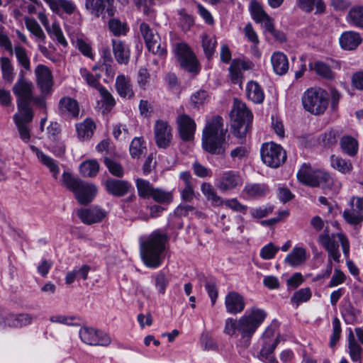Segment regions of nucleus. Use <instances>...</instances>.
I'll use <instances>...</instances> for the list:
<instances>
[{
	"label": "nucleus",
	"mask_w": 363,
	"mask_h": 363,
	"mask_svg": "<svg viewBox=\"0 0 363 363\" xmlns=\"http://www.w3.org/2000/svg\"><path fill=\"white\" fill-rule=\"evenodd\" d=\"M348 350L352 361L361 363L362 348L355 340L352 333L349 336Z\"/></svg>",
	"instance_id": "c9c22d12"
},
{
	"label": "nucleus",
	"mask_w": 363,
	"mask_h": 363,
	"mask_svg": "<svg viewBox=\"0 0 363 363\" xmlns=\"http://www.w3.org/2000/svg\"><path fill=\"white\" fill-rule=\"evenodd\" d=\"M13 54L16 57L18 65L26 70H30V60L27 50L21 45H16L13 49Z\"/></svg>",
	"instance_id": "ea45409f"
},
{
	"label": "nucleus",
	"mask_w": 363,
	"mask_h": 363,
	"mask_svg": "<svg viewBox=\"0 0 363 363\" xmlns=\"http://www.w3.org/2000/svg\"><path fill=\"white\" fill-rule=\"evenodd\" d=\"M343 216L346 221L350 224L356 225L362 220V216L360 215L355 209L345 211Z\"/></svg>",
	"instance_id": "338daca9"
},
{
	"label": "nucleus",
	"mask_w": 363,
	"mask_h": 363,
	"mask_svg": "<svg viewBox=\"0 0 363 363\" xmlns=\"http://www.w3.org/2000/svg\"><path fill=\"white\" fill-rule=\"evenodd\" d=\"M271 62L274 72L278 75L285 74L289 70L288 58L281 52H274L271 57Z\"/></svg>",
	"instance_id": "cd10ccee"
},
{
	"label": "nucleus",
	"mask_w": 363,
	"mask_h": 363,
	"mask_svg": "<svg viewBox=\"0 0 363 363\" xmlns=\"http://www.w3.org/2000/svg\"><path fill=\"white\" fill-rule=\"evenodd\" d=\"M216 40L213 36H209L206 34L202 35V47L204 53L208 59H211L215 52Z\"/></svg>",
	"instance_id": "09e8293b"
},
{
	"label": "nucleus",
	"mask_w": 363,
	"mask_h": 363,
	"mask_svg": "<svg viewBox=\"0 0 363 363\" xmlns=\"http://www.w3.org/2000/svg\"><path fill=\"white\" fill-rule=\"evenodd\" d=\"M0 67L3 79L9 83H11L14 79L13 66L7 57H0Z\"/></svg>",
	"instance_id": "58836bf2"
},
{
	"label": "nucleus",
	"mask_w": 363,
	"mask_h": 363,
	"mask_svg": "<svg viewBox=\"0 0 363 363\" xmlns=\"http://www.w3.org/2000/svg\"><path fill=\"white\" fill-rule=\"evenodd\" d=\"M86 9L94 16L103 18L107 16L111 17L114 15V10L109 0H86Z\"/></svg>",
	"instance_id": "2eb2a0df"
},
{
	"label": "nucleus",
	"mask_w": 363,
	"mask_h": 363,
	"mask_svg": "<svg viewBox=\"0 0 363 363\" xmlns=\"http://www.w3.org/2000/svg\"><path fill=\"white\" fill-rule=\"evenodd\" d=\"M79 334L81 340L89 345L107 347L111 343V338L106 333L93 328L82 327Z\"/></svg>",
	"instance_id": "9d476101"
},
{
	"label": "nucleus",
	"mask_w": 363,
	"mask_h": 363,
	"mask_svg": "<svg viewBox=\"0 0 363 363\" xmlns=\"http://www.w3.org/2000/svg\"><path fill=\"white\" fill-rule=\"evenodd\" d=\"M247 99L257 104H262L264 100V93L261 86L255 81L251 80L246 86Z\"/></svg>",
	"instance_id": "c85d7f7f"
},
{
	"label": "nucleus",
	"mask_w": 363,
	"mask_h": 363,
	"mask_svg": "<svg viewBox=\"0 0 363 363\" xmlns=\"http://www.w3.org/2000/svg\"><path fill=\"white\" fill-rule=\"evenodd\" d=\"M176 122L180 138L186 142L192 140L196 128L194 120L184 113L177 116Z\"/></svg>",
	"instance_id": "4468645a"
},
{
	"label": "nucleus",
	"mask_w": 363,
	"mask_h": 363,
	"mask_svg": "<svg viewBox=\"0 0 363 363\" xmlns=\"http://www.w3.org/2000/svg\"><path fill=\"white\" fill-rule=\"evenodd\" d=\"M25 23L27 29L38 40L45 43V35L38 23L35 20L30 18H27Z\"/></svg>",
	"instance_id": "8fccbe9b"
},
{
	"label": "nucleus",
	"mask_w": 363,
	"mask_h": 363,
	"mask_svg": "<svg viewBox=\"0 0 363 363\" xmlns=\"http://www.w3.org/2000/svg\"><path fill=\"white\" fill-rule=\"evenodd\" d=\"M154 135L157 146L159 148H167L172 140V128L167 121H156L154 125Z\"/></svg>",
	"instance_id": "f8f14e48"
},
{
	"label": "nucleus",
	"mask_w": 363,
	"mask_h": 363,
	"mask_svg": "<svg viewBox=\"0 0 363 363\" xmlns=\"http://www.w3.org/2000/svg\"><path fill=\"white\" fill-rule=\"evenodd\" d=\"M104 163L107 168L108 169L109 172L114 176L121 177L123 174V168L121 165V164L116 162V161L105 157L104 159Z\"/></svg>",
	"instance_id": "e2e57ef3"
},
{
	"label": "nucleus",
	"mask_w": 363,
	"mask_h": 363,
	"mask_svg": "<svg viewBox=\"0 0 363 363\" xmlns=\"http://www.w3.org/2000/svg\"><path fill=\"white\" fill-rule=\"evenodd\" d=\"M116 89L121 97L131 99L134 96L130 78L123 74L117 76Z\"/></svg>",
	"instance_id": "bb28decb"
},
{
	"label": "nucleus",
	"mask_w": 363,
	"mask_h": 363,
	"mask_svg": "<svg viewBox=\"0 0 363 363\" xmlns=\"http://www.w3.org/2000/svg\"><path fill=\"white\" fill-rule=\"evenodd\" d=\"M250 11L253 20L257 23H261L269 16L263 9L262 6L256 0H251L250 4Z\"/></svg>",
	"instance_id": "37998d69"
},
{
	"label": "nucleus",
	"mask_w": 363,
	"mask_h": 363,
	"mask_svg": "<svg viewBox=\"0 0 363 363\" xmlns=\"http://www.w3.org/2000/svg\"><path fill=\"white\" fill-rule=\"evenodd\" d=\"M279 250V247L274 246L273 243L270 242L261 249L259 256L263 259H272L274 257Z\"/></svg>",
	"instance_id": "0e129e2a"
},
{
	"label": "nucleus",
	"mask_w": 363,
	"mask_h": 363,
	"mask_svg": "<svg viewBox=\"0 0 363 363\" xmlns=\"http://www.w3.org/2000/svg\"><path fill=\"white\" fill-rule=\"evenodd\" d=\"M306 259V250L302 247H294L286 257L285 262L291 267H296L302 264Z\"/></svg>",
	"instance_id": "2f4dec72"
},
{
	"label": "nucleus",
	"mask_w": 363,
	"mask_h": 363,
	"mask_svg": "<svg viewBox=\"0 0 363 363\" xmlns=\"http://www.w3.org/2000/svg\"><path fill=\"white\" fill-rule=\"evenodd\" d=\"M150 74L146 68L140 67L138 70L137 75V83L138 86L143 89H146V86L150 82Z\"/></svg>",
	"instance_id": "69168bd1"
},
{
	"label": "nucleus",
	"mask_w": 363,
	"mask_h": 363,
	"mask_svg": "<svg viewBox=\"0 0 363 363\" xmlns=\"http://www.w3.org/2000/svg\"><path fill=\"white\" fill-rule=\"evenodd\" d=\"M202 193L205 195L208 200L212 202V204L215 206H220L222 204V201L220 196H218L213 187L209 183H203L201 186Z\"/></svg>",
	"instance_id": "c03bdc74"
},
{
	"label": "nucleus",
	"mask_w": 363,
	"mask_h": 363,
	"mask_svg": "<svg viewBox=\"0 0 363 363\" xmlns=\"http://www.w3.org/2000/svg\"><path fill=\"white\" fill-rule=\"evenodd\" d=\"M79 104L69 96L61 98L58 103V113L63 117L77 118L79 114Z\"/></svg>",
	"instance_id": "dca6fc26"
},
{
	"label": "nucleus",
	"mask_w": 363,
	"mask_h": 363,
	"mask_svg": "<svg viewBox=\"0 0 363 363\" xmlns=\"http://www.w3.org/2000/svg\"><path fill=\"white\" fill-rule=\"evenodd\" d=\"M244 191L248 196L257 198L264 196L266 194L267 189L262 184H253L246 185Z\"/></svg>",
	"instance_id": "864d4df0"
},
{
	"label": "nucleus",
	"mask_w": 363,
	"mask_h": 363,
	"mask_svg": "<svg viewBox=\"0 0 363 363\" xmlns=\"http://www.w3.org/2000/svg\"><path fill=\"white\" fill-rule=\"evenodd\" d=\"M267 315V312L257 306L247 310L238 320L233 318H227L225 323L224 333L230 336L240 335L244 340L245 345H250V339L257 328L264 322Z\"/></svg>",
	"instance_id": "f03ea898"
},
{
	"label": "nucleus",
	"mask_w": 363,
	"mask_h": 363,
	"mask_svg": "<svg viewBox=\"0 0 363 363\" xmlns=\"http://www.w3.org/2000/svg\"><path fill=\"white\" fill-rule=\"evenodd\" d=\"M140 31L149 51L159 55L166 52L165 45H162L160 35L147 23H141Z\"/></svg>",
	"instance_id": "1a4fd4ad"
},
{
	"label": "nucleus",
	"mask_w": 363,
	"mask_h": 363,
	"mask_svg": "<svg viewBox=\"0 0 363 363\" xmlns=\"http://www.w3.org/2000/svg\"><path fill=\"white\" fill-rule=\"evenodd\" d=\"M33 318V316L29 313H9L4 317L1 329H4L6 326L22 328L31 324Z\"/></svg>",
	"instance_id": "6ab92c4d"
},
{
	"label": "nucleus",
	"mask_w": 363,
	"mask_h": 363,
	"mask_svg": "<svg viewBox=\"0 0 363 363\" xmlns=\"http://www.w3.org/2000/svg\"><path fill=\"white\" fill-rule=\"evenodd\" d=\"M225 306L228 313L234 315L240 313L245 307L244 297L236 291H230L225 296Z\"/></svg>",
	"instance_id": "a211bd4d"
},
{
	"label": "nucleus",
	"mask_w": 363,
	"mask_h": 363,
	"mask_svg": "<svg viewBox=\"0 0 363 363\" xmlns=\"http://www.w3.org/2000/svg\"><path fill=\"white\" fill-rule=\"evenodd\" d=\"M226 129L223 128V119L219 116L208 121L203 130L202 145L211 154L223 152V144L225 140Z\"/></svg>",
	"instance_id": "20e7f679"
},
{
	"label": "nucleus",
	"mask_w": 363,
	"mask_h": 363,
	"mask_svg": "<svg viewBox=\"0 0 363 363\" xmlns=\"http://www.w3.org/2000/svg\"><path fill=\"white\" fill-rule=\"evenodd\" d=\"M77 216L84 223L91 225L101 222L106 217V213L101 208L93 207L79 210Z\"/></svg>",
	"instance_id": "aec40b11"
},
{
	"label": "nucleus",
	"mask_w": 363,
	"mask_h": 363,
	"mask_svg": "<svg viewBox=\"0 0 363 363\" xmlns=\"http://www.w3.org/2000/svg\"><path fill=\"white\" fill-rule=\"evenodd\" d=\"M230 117L235 135L238 138H242L246 133L249 123L252 119L251 111L245 103L235 99Z\"/></svg>",
	"instance_id": "0eeeda50"
},
{
	"label": "nucleus",
	"mask_w": 363,
	"mask_h": 363,
	"mask_svg": "<svg viewBox=\"0 0 363 363\" xmlns=\"http://www.w3.org/2000/svg\"><path fill=\"white\" fill-rule=\"evenodd\" d=\"M296 6L301 11L311 13L315 9V14L320 15L326 11V4L323 0H296Z\"/></svg>",
	"instance_id": "5701e85b"
},
{
	"label": "nucleus",
	"mask_w": 363,
	"mask_h": 363,
	"mask_svg": "<svg viewBox=\"0 0 363 363\" xmlns=\"http://www.w3.org/2000/svg\"><path fill=\"white\" fill-rule=\"evenodd\" d=\"M304 108L314 115L323 113L328 105L327 92L320 88L307 89L302 96Z\"/></svg>",
	"instance_id": "423d86ee"
},
{
	"label": "nucleus",
	"mask_w": 363,
	"mask_h": 363,
	"mask_svg": "<svg viewBox=\"0 0 363 363\" xmlns=\"http://www.w3.org/2000/svg\"><path fill=\"white\" fill-rule=\"evenodd\" d=\"M362 42L360 34L352 30L343 32L339 38L340 47L345 50H354Z\"/></svg>",
	"instance_id": "4be33fe9"
},
{
	"label": "nucleus",
	"mask_w": 363,
	"mask_h": 363,
	"mask_svg": "<svg viewBox=\"0 0 363 363\" xmlns=\"http://www.w3.org/2000/svg\"><path fill=\"white\" fill-rule=\"evenodd\" d=\"M311 291L309 288L301 289L295 292L291 297V302L298 306L301 303L308 301L311 297Z\"/></svg>",
	"instance_id": "4d7b16f0"
},
{
	"label": "nucleus",
	"mask_w": 363,
	"mask_h": 363,
	"mask_svg": "<svg viewBox=\"0 0 363 363\" xmlns=\"http://www.w3.org/2000/svg\"><path fill=\"white\" fill-rule=\"evenodd\" d=\"M20 77L13 87L14 94L18 97V111L13 116L20 138L26 143L30 139V123L33 112L30 106L33 100V84L24 78L21 70Z\"/></svg>",
	"instance_id": "f257e3e1"
},
{
	"label": "nucleus",
	"mask_w": 363,
	"mask_h": 363,
	"mask_svg": "<svg viewBox=\"0 0 363 363\" xmlns=\"http://www.w3.org/2000/svg\"><path fill=\"white\" fill-rule=\"evenodd\" d=\"M62 181L67 188L74 193L76 199L81 204L89 203L96 194L97 189L95 185L74 178L69 172H63Z\"/></svg>",
	"instance_id": "39448f33"
},
{
	"label": "nucleus",
	"mask_w": 363,
	"mask_h": 363,
	"mask_svg": "<svg viewBox=\"0 0 363 363\" xmlns=\"http://www.w3.org/2000/svg\"><path fill=\"white\" fill-rule=\"evenodd\" d=\"M82 78L90 86L99 90V87H102L99 83L100 75L94 76L90 73L86 68H81L79 70Z\"/></svg>",
	"instance_id": "6e6d98bb"
},
{
	"label": "nucleus",
	"mask_w": 363,
	"mask_h": 363,
	"mask_svg": "<svg viewBox=\"0 0 363 363\" xmlns=\"http://www.w3.org/2000/svg\"><path fill=\"white\" fill-rule=\"evenodd\" d=\"M241 184L242 179L240 175L233 171H228L222 174L217 186L222 191H227Z\"/></svg>",
	"instance_id": "a878e982"
},
{
	"label": "nucleus",
	"mask_w": 363,
	"mask_h": 363,
	"mask_svg": "<svg viewBox=\"0 0 363 363\" xmlns=\"http://www.w3.org/2000/svg\"><path fill=\"white\" fill-rule=\"evenodd\" d=\"M262 162L268 167L277 168L284 163L286 153L282 147L274 143H264L260 150Z\"/></svg>",
	"instance_id": "6e6552de"
},
{
	"label": "nucleus",
	"mask_w": 363,
	"mask_h": 363,
	"mask_svg": "<svg viewBox=\"0 0 363 363\" xmlns=\"http://www.w3.org/2000/svg\"><path fill=\"white\" fill-rule=\"evenodd\" d=\"M179 15V23L184 30H188L194 25V21L191 16L187 14L184 9H180L178 11Z\"/></svg>",
	"instance_id": "680f3d73"
},
{
	"label": "nucleus",
	"mask_w": 363,
	"mask_h": 363,
	"mask_svg": "<svg viewBox=\"0 0 363 363\" xmlns=\"http://www.w3.org/2000/svg\"><path fill=\"white\" fill-rule=\"evenodd\" d=\"M347 23L352 27L363 28V5H354L346 16Z\"/></svg>",
	"instance_id": "c756f323"
},
{
	"label": "nucleus",
	"mask_w": 363,
	"mask_h": 363,
	"mask_svg": "<svg viewBox=\"0 0 363 363\" xmlns=\"http://www.w3.org/2000/svg\"><path fill=\"white\" fill-rule=\"evenodd\" d=\"M111 43L116 62L121 65H127L130 57V50L128 45L125 42L117 38L112 39Z\"/></svg>",
	"instance_id": "412c9836"
},
{
	"label": "nucleus",
	"mask_w": 363,
	"mask_h": 363,
	"mask_svg": "<svg viewBox=\"0 0 363 363\" xmlns=\"http://www.w3.org/2000/svg\"><path fill=\"white\" fill-rule=\"evenodd\" d=\"M249 148L245 145L238 146L230 152V157L233 160H241L249 155Z\"/></svg>",
	"instance_id": "774afa93"
},
{
	"label": "nucleus",
	"mask_w": 363,
	"mask_h": 363,
	"mask_svg": "<svg viewBox=\"0 0 363 363\" xmlns=\"http://www.w3.org/2000/svg\"><path fill=\"white\" fill-rule=\"evenodd\" d=\"M274 330L275 328L271 325L266 328L262 335L263 338L265 339V342L257 357L264 363H278L273 353L279 343V340L276 338L272 343L267 342V339L271 338L274 335Z\"/></svg>",
	"instance_id": "9b49d317"
},
{
	"label": "nucleus",
	"mask_w": 363,
	"mask_h": 363,
	"mask_svg": "<svg viewBox=\"0 0 363 363\" xmlns=\"http://www.w3.org/2000/svg\"><path fill=\"white\" fill-rule=\"evenodd\" d=\"M146 147L143 138H135L130 143L129 151L133 158H139L144 154Z\"/></svg>",
	"instance_id": "49530a36"
},
{
	"label": "nucleus",
	"mask_w": 363,
	"mask_h": 363,
	"mask_svg": "<svg viewBox=\"0 0 363 363\" xmlns=\"http://www.w3.org/2000/svg\"><path fill=\"white\" fill-rule=\"evenodd\" d=\"M31 149L35 153L41 164L45 166L52 174L53 178L57 179L60 173L58 162L35 146H31Z\"/></svg>",
	"instance_id": "393cba45"
},
{
	"label": "nucleus",
	"mask_w": 363,
	"mask_h": 363,
	"mask_svg": "<svg viewBox=\"0 0 363 363\" xmlns=\"http://www.w3.org/2000/svg\"><path fill=\"white\" fill-rule=\"evenodd\" d=\"M96 125L94 121L89 118L84 120L83 123L76 125L78 137L82 139H88L94 134Z\"/></svg>",
	"instance_id": "f704fd0d"
},
{
	"label": "nucleus",
	"mask_w": 363,
	"mask_h": 363,
	"mask_svg": "<svg viewBox=\"0 0 363 363\" xmlns=\"http://www.w3.org/2000/svg\"><path fill=\"white\" fill-rule=\"evenodd\" d=\"M177 55L180 65L191 72L198 71V62L191 48L185 43H179L177 46Z\"/></svg>",
	"instance_id": "ddd939ff"
},
{
	"label": "nucleus",
	"mask_w": 363,
	"mask_h": 363,
	"mask_svg": "<svg viewBox=\"0 0 363 363\" xmlns=\"http://www.w3.org/2000/svg\"><path fill=\"white\" fill-rule=\"evenodd\" d=\"M79 171L83 177H94L99 171V164L96 160L84 161L80 164Z\"/></svg>",
	"instance_id": "e433bc0d"
},
{
	"label": "nucleus",
	"mask_w": 363,
	"mask_h": 363,
	"mask_svg": "<svg viewBox=\"0 0 363 363\" xmlns=\"http://www.w3.org/2000/svg\"><path fill=\"white\" fill-rule=\"evenodd\" d=\"M168 284L169 279L163 271H160L155 275V285L160 294H164L165 293L166 287Z\"/></svg>",
	"instance_id": "bf43d9fd"
},
{
	"label": "nucleus",
	"mask_w": 363,
	"mask_h": 363,
	"mask_svg": "<svg viewBox=\"0 0 363 363\" xmlns=\"http://www.w3.org/2000/svg\"><path fill=\"white\" fill-rule=\"evenodd\" d=\"M50 6V9L58 13L62 9L67 14H72L74 12L76 6L73 3L68 0H43Z\"/></svg>",
	"instance_id": "7c9ffc66"
},
{
	"label": "nucleus",
	"mask_w": 363,
	"mask_h": 363,
	"mask_svg": "<svg viewBox=\"0 0 363 363\" xmlns=\"http://www.w3.org/2000/svg\"><path fill=\"white\" fill-rule=\"evenodd\" d=\"M108 28L116 36L125 35L128 28L125 23H121L116 18H111L108 22Z\"/></svg>",
	"instance_id": "603ef678"
},
{
	"label": "nucleus",
	"mask_w": 363,
	"mask_h": 363,
	"mask_svg": "<svg viewBox=\"0 0 363 363\" xmlns=\"http://www.w3.org/2000/svg\"><path fill=\"white\" fill-rule=\"evenodd\" d=\"M337 234L330 235L327 233H323L320 235L318 242L326 250L335 249L339 247V240H335Z\"/></svg>",
	"instance_id": "3c124183"
},
{
	"label": "nucleus",
	"mask_w": 363,
	"mask_h": 363,
	"mask_svg": "<svg viewBox=\"0 0 363 363\" xmlns=\"http://www.w3.org/2000/svg\"><path fill=\"white\" fill-rule=\"evenodd\" d=\"M230 77L233 84L242 83V71L240 62L233 60L229 67Z\"/></svg>",
	"instance_id": "13d9d810"
},
{
	"label": "nucleus",
	"mask_w": 363,
	"mask_h": 363,
	"mask_svg": "<svg viewBox=\"0 0 363 363\" xmlns=\"http://www.w3.org/2000/svg\"><path fill=\"white\" fill-rule=\"evenodd\" d=\"M167 241L166 234L155 230L145 240L140 242V257L146 267L155 269L162 264Z\"/></svg>",
	"instance_id": "7ed1b4c3"
},
{
	"label": "nucleus",
	"mask_w": 363,
	"mask_h": 363,
	"mask_svg": "<svg viewBox=\"0 0 363 363\" xmlns=\"http://www.w3.org/2000/svg\"><path fill=\"white\" fill-rule=\"evenodd\" d=\"M106 191L113 196L121 197L125 195L131 185L126 181L109 179L105 182Z\"/></svg>",
	"instance_id": "b1692460"
},
{
	"label": "nucleus",
	"mask_w": 363,
	"mask_h": 363,
	"mask_svg": "<svg viewBox=\"0 0 363 363\" xmlns=\"http://www.w3.org/2000/svg\"><path fill=\"white\" fill-rule=\"evenodd\" d=\"M315 174V170H312L311 167L304 163L297 172V179L303 184L311 186V182Z\"/></svg>",
	"instance_id": "79ce46f5"
},
{
	"label": "nucleus",
	"mask_w": 363,
	"mask_h": 363,
	"mask_svg": "<svg viewBox=\"0 0 363 363\" xmlns=\"http://www.w3.org/2000/svg\"><path fill=\"white\" fill-rule=\"evenodd\" d=\"M330 164L333 168L342 174H348L352 172L353 167L350 160H346L340 157L332 155Z\"/></svg>",
	"instance_id": "4c0bfd02"
},
{
	"label": "nucleus",
	"mask_w": 363,
	"mask_h": 363,
	"mask_svg": "<svg viewBox=\"0 0 363 363\" xmlns=\"http://www.w3.org/2000/svg\"><path fill=\"white\" fill-rule=\"evenodd\" d=\"M309 67L311 69L314 70L318 76L326 79H333L335 77V72L332 70L330 67L322 61H316L313 64L311 63Z\"/></svg>",
	"instance_id": "473e14b6"
},
{
	"label": "nucleus",
	"mask_w": 363,
	"mask_h": 363,
	"mask_svg": "<svg viewBox=\"0 0 363 363\" xmlns=\"http://www.w3.org/2000/svg\"><path fill=\"white\" fill-rule=\"evenodd\" d=\"M37 83L42 93L48 94L53 84L52 76L50 70L43 65H38L35 68Z\"/></svg>",
	"instance_id": "f3484780"
},
{
	"label": "nucleus",
	"mask_w": 363,
	"mask_h": 363,
	"mask_svg": "<svg viewBox=\"0 0 363 363\" xmlns=\"http://www.w3.org/2000/svg\"><path fill=\"white\" fill-rule=\"evenodd\" d=\"M135 183L138 195L144 199L150 198L154 189L152 184L149 181L140 178L137 179Z\"/></svg>",
	"instance_id": "de8ad7c7"
},
{
	"label": "nucleus",
	"mask_w": 363,
	"mask_h": 363,
	"mask_svg": "<svg viewBox=\"0 0 363 363\" xmlns=\"http://www.w3.org/2000/svg\"><path fill=\"white\" fill-rule=\"evenodd\" d=\"M340 146L344 152L350 156H354L358 150L357 141L351 136H343L340 140Z\"/></svg>",
	"instance_id": "a19ab883"
},
{
	"label": "nucleus",
	"mask_w": 363,
	"mask_h": 363,
	"mask_svg": "<svg viewBox=\"0 0 363 363\" xmlns=\"http://www.w3.org/2000/svg\"><path fill=\"white\" fill-rule=\"evenodd\" d=\"M46 31L51 38L56 39L59 43L64 46L67 45V43L57 23H53L52 26H49L48 28L46 29Z\"/></svg>",
	"instance_id": "5fc2aeb1"
},
{
	"label": "nucleus",
	"mask_w": 363,
	"mask_h": 363,
	"mask_svg": "<svg viewBox=\"0 0 363 363\" xmlns=\"http://www.w3.org/2000/svg\"><path fill=\"white\" fill-rule=\"evenodd\" d=\"M332 323H333V333L330 336L329 345L331 347H333L336 345L337 342H338V340L340 337L342 329H341L340 321L337 317H335L333 319Z\"/></svg>",
	"instance_id": "052dcab7"
},
{
	"label": "nucleus",
	"mask_w": 363,
	"mask_h": 363,
	"mask_svg": "<svg viewBox=\"0 0 363 363\" xmlns=\"http://www.w3.org/2000/svg\"><path fill=\"white\" fill-rule=\"evenodd\" d=\"M150 198L160 203H169L173 199V196L170 191L160 188H154Z\"/></svg>",
	"instance_id": "a18cd8bd"
},
{
	"label": "nucleus",
	"mask_w": 363,
	"mask_h": 363,
	"mask_svg": "<svg viewBox=\"0 0 363 363\" xmlns=\"http://www.w3.org/2000/svg\"><path fill=\"white\" fill-rule=\"evenodd\" d=\"M332 184L333 179L328 172L323 170H315V174L313 175L311 186L327 188L330 186Z\"/></svg>",
	"instance_id": "72a5a7b5"
}]
</instances>
